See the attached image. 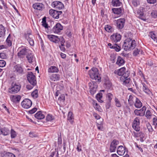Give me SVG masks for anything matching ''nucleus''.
<instances>
[{"instance_id": "obj_1", "label": "nucleus", "mask_w": 157, "mask_h": 157, "mask_svg": "<svg viewBox=\"0 0 157 157\" xmlns=\"http://www.w3.org/2000/svg\"><path fill=\"white\" fill-rule=\"evenodd\" d=\"M136 42L130 38L126 39L122 46L123 48L126 51H130L134 49L136 45Z\"/></svg>"}, {"instance_id": "obj_2", "label": "nucleus", "mask_w": 157, "mask_h": 157, "mask_svg": "<svg viewBox=\"0 0 157 157\" xmlns=\"http://www.w3.org/2000/svg\"><path fill=\"white\" fill-rule=\"evenodd\" d=\"M89 74L90 78L92 79L97 80L98 82H100L101 78L98 72V69L96 67H92L89 71Z\"/></svg>"}, {"instance_id": "obj_3", "label": "nucleus", "mask_w": 157, "mask_h": 157, "mask_svg": "<svg viewBox=\"0 0 157 157\" xmlns=\"http://www.w3.org/2000/svg\"><path fill=\"white\" fill-rule=\"evenodd\" d=\"M21 86L19 84L13 82L11 87L8 89V92L11 94L17 93L20 90Z\"/></svg>"}, {"instance_id": "obj_4", "label": "nucleus", "mask_w": 157, "mask_h": 157, "mask_svg": "<svg viewBox=\"0 0 157 157\" xmlns=\"http://www.w3.org/2000/svg\"><path fill=\"white\" fill-rule=\"evenodd\" d=\"M88 86L90 92L92 95L95 94L97 91L98 85L96 82L92 81L89 83Z\"/></svg>"}, {"instance_id": "obj_5", "label": "nucleus", "mask_w": 157, "mask_h": 157, "mask_svg": "<svg viewBox=\"0 0 157 157\" xmlns=\"http://www.w3.org/2000/svg\"><path fill=\"white\" fill-rule=\"evenodd\" d=\"M27 78L28 81L33 85H36V76L32 72H29L27 75Z\"/></svg>"}, {"instance_id": "obj_6", "label": "nucleus", "mask_w": 157, "mask_h": 157, "mask_svg": "<svg viewBox=\"0 0 157 157\" xmlns=\"http://www.w3.org/2000/svg\"><path fill=\"white\" fill-rule=\"evenodd\" d=\"M25 39L27 40L31 46L34 45V40L33 38V36L32 34V32L31 31L27 32V33H25Z\"/></svg>"}, {"instance_id": "obj_7", "label": "nucleus", "mask_w": 157, "mask_h": 157, "mask_svg": "<svg viewBox=\"0 0 157 157\" xmlns=\"http://www.w3.org/2000/svg\"><path fill=\"white\" fill-rule=\"evenodd\" d=\"M19 51L18 53V56L21 58L23 56L26 54L27 55L29 52H30V51L28 48L25 47L19 48Z\"/></svg>"}, {"instance_id": "obj_8", "label": "nucleus", "mask_w": 157, "mask_h": 157, "mask_svg": "<svg viewBox=\"0 0 157 157\" xmlns=\"http://www.w3.org/2000/svg\"><path fill=\"white\" fill-rule=\"evenodd\" d=\"M62 12L61 11H58L53 9H51L49 11V14L53 17L55 19H58L59 17V16L61 15Z\"/></svg>"}, {"instance_id": "obj_9", "label": "nucleus", "mask_w": 157, "mask_h": 157, "mask_svg": "<svg viewBox=\"0 0 157 157\" xmlns=\"http://www.w3.org/2000/svg\"><path fill=\"white\" fill-rule=\"evenodd\" d=\"M32 104L31 100L29 99H25L21 102V105L23 108L27 109L31 106Z\"/></svg>"}, {"instance_id": "obj_10", "label": "nucleus", "mask_w": 157, "mask_h": 157, "mask_svg": "<svg viewBox=\"0 0 157 157\" xmlns=\"http://www.w3.org/2000/svg\"><path fill=\"white\" fill-rule=\"evenodd\" d=\"M132 127L136 131L140 130V118L138 117L135 118L133 121Z\"/></svg>"}, {"instance_id": "obj_11", "label": "nucleus", "mask_w": 157, "mask_h": 157, "mask_svg": "<svg viewBox=\"0 0 157 157\" xmlns=\"http://www.w3.org/2000/svg\"><path fill=\"white\" fill-rule=\"evenodd\" d=\"M119 144V142L118 140H113L110 144L109 151L110 152H115L117 145Z\"/></svg>"}, {"instance_id": "obj_12", "label": "nucleus", "mask_w": 157, "mask_h": 157, "mask_svg": "<svg viewBox=\"0 0 157 157\" xmlns=\"http://www.w3.org/2000/svg\"><path fill=\"white\" fill-rule=\"evenodd\" d=\"M13 71L17 75H22L24 74V71L22 67L19 65L15 66L13 69Z\"/></svg>"}, {"instance_id": "obj_13", "label": "nucleus", "mask_w": 157, "mask_h": 157, "mask_svg": "<svg viewBox=\"0 0 157 157\" xmlns=\"http://www.w3.org/2000/svg\"><path fill=\"white\" fill-rule=\"evenodd\" d=\"M129 75V73H127V74H125L124 76H121L120 78V80L121 81L123 82V84L126 86H128L130 81V79L128 78Z\"/></svg>"}, {"instance_id": "obj_14", "label": "nucleus", "mask_w": 157, "mask_h": 157, "mask_svg": "<svg viewBox=\"0 0 157 157\" xmlns=\"http://www.w3.org/2000/svg\"><path fill=\"white\" fill-rule=\"evenodd\" d=\"M146 109V107L144 106L140 109H136L134 111V113L137 116H143L145 114V112Z\"/></svg>"}, {"instance_id": "obj_15", "label": "nucleus", "mask_w": 157, "mask_h": 157, "mask_svg": "<svg viewBox=\"0 0 157 157\" xmlns=\"http://www.w3.org/2000/svg\"><path fill=\"white\" fill-rule=\"evenodd\" d=\"M52 7L55 8L56 9L61 10L64 7V5L61 2L56 1L53 2L52 4Z\"/></svg>"}, {"instance_id": "obj_16", "label": "nucleus", "mask_w": 157, "mask_h": 157, "mask_svg": "<svg viewBox=\"0 0 157 157\" xmlns=\"http://www.w3.org/2000/svg\"><path fill=\"white\" fill-rule=\"evenodd\" d=\"M63 29V26L60 23H57L52 28L53 32L55 33H58L60 32Z\"/></svg>"}, {"instance_id": "obj_17", "label": "nucleus", "mask_w": 157, "mask_h": 157, "mask_svg": "<svg viewBox=\"0 0 157 157\" xmlns=\"http://www.w3.org/2000/svg\"><path fill=\"white\" fill-rule=\"evenodd\" d=\"M126 68L124 67H122L117 70H115L114 71L115 74H117L119 76H123L125 75V74L128 73L126 72Z\"/></svg>"}, {"instance_id": "obj_18", "label": "nucleus", "mask_w": 157, "mask_h": 157, "mask_svg": "<svg viewBox=\"0 0 157 157\" xmlns=\"http://www.w3.org/2000/svg\"><path fill=\"white\" fill-rule=\"evenodd\" d=\"M47 36L51 41L56 43H58L60 40V39L57 36L52 35H48Z\"/></svg>"}, {"instance_id": "obj_19", "label": "nucleus", "mask_w": 157, "mask_h": 157, "mask_svg": "<svg viewBox=\"0 0 157 157\" xmlns=\"http://www.w3.org/2000/svg\"><path fill=\"white\" fill-rule=\"evenodd\" d=\"M143 90L146 94L148 96L152 98L153 94L151 91L148 89L146 85L144 83H142Z\"/></svg>"}, {"instance_id": "obj_20", "label": "nucleus", "mask_w": 157, "mask_h": 157, "mask_svg": "<svg viewBox=\"0 0 157 157\" xmlns=\"http://www.w3.org/2000/svg\"><path fill=\"white\" fill-rule=\"evenodd\" d=\"M111 40L114 42L120 41L121 38V35L118 33L112 35L110 36Z\"/></svg>"}, {"instance_id": "obj_21", "label": "nucleus", "mask_w": 157, "mask_h": 157, "mask_svg": "<svg viewBox=\"0 0 157 157\" xmlns=\"http://www.w3.org/2000/svg\"><path fill=\"white\" fill-rule=\"evenodd\" d=\"M26 58L29 63H32L35 62V58L33 54L31 52H29L26 56Z\"/></svg>"}, {"instance_id": "obj_22", "label": "nucleus", "mask_w": 157, "mask_h": 157, "mask_svg": "<svg viewBox=\"0 0 157 157\" xmlns=\"http://www.w3.org/2000/svg\"><path fill=\"white\" fill-rule=\"evenodd\" d=\"M125 23V19L124 18L119 19L116 21L117 28L119 29H122L124 27Z\"/></svg>"}, {"instance_id": "obj_23", "label": "nucleus", "mask_w": 157, "mask_h": 157, "mask_svg": "<svg viewBox=\"0 0 157 157\" xmlns=\"http://www.w3.org/2000/svg\"><path fill=\"white\" fill-rule=\"evenodd\" d=\"M33 7L35 9L42 10L44 8V5L40 3H36L33 5Z\"/></svg>"}, {"instance_id": "obj_24", "label": "nucleus", "mask_w": 157, "mask_h": 157, "mask_svg": "<svg viewBox=\"0 0 157 157\" xmlns=\"http://www.w3.org/2000/svg\"><path fill=\"white\" fill-rule=\"evenodd\" d=\"M21 97L20 95H11L10 99L12 101L15 103H17L19 102Z\"/></svg>"}, {"instance_id": "obj_25", "label": "nucleus", "mask_w": 157, "mask_h": 157, "mask_svg": "<svg viewBox=\"0 0 157 157\" xmlns=\"http://www.w3.org/2000/svg\"><path fill=\"white\" fill-rule=\"evenodd\" d=\"M125 152V148L122 146H120L117 148V152L118 155H122Z\"/></svg>"}, {"instance_id": "obj_26", "label": "nucleus", "mask_w": 157, "mask_h": 157, "mask_svg": "<svg viewBox=\"0 0 157 157\" xmlns=\"http://www.w3.org/2000/svg\"><path fill=\"white\" fill-rule=\"evenodd\" d=\"M135 102L134 104L135 106L137 108L141 107L142 106V104L140 100L137 98H135Z\"/></svg>"}, {"instance_id": "obj_27", "label": "nucleus", "mask_w": 157, "mask_h": 157, "mask_svg": "<svg viewBox=\"0 0 157 157\" xmlns=\"http://www.w3.org/2000/svg\"><path fill=\"white\" fill-rule=\"evenodd\" d=\"M36 118L38 120H41L45 117V116L41 111H38L35 115Z\"/></svg>"}, {"instance_id": "obj_28", "label": "nucleus", "mask_w": 157, "mask_h": 157, "mask_svg": "<svg viewBox=\"0 0 157 157\" xmlns=\"http://www.w3.org/2000/svg\"><path fill=\"white\" fill-rule=\"evenodd\" d=\"M50 78L52 81H56L59 80L60 76L58 74H53L50 76Z\"/></svg>"}, {"instance_id": "obj_29", "label": "nucleus", "mask_w": 157, "mask_h": 157, "mask_svg": "<svg viewBox=\"0 0 157 157\" xmlns=\"http://www.w3.org/2000/svg\"><path fill=\"white\" fill-rule=\"evenodd\" d=\"M12 38L10 34H9L6 41V44L8 47H10L12 46Z\"/></svg>"}, {"instance_id": "obj_30", "label": "nucleus", "mask_w": 157, "mask_h": 157, "mask_svg": "<svg viewBox=\"0 0 157 157\" xmlns=\"http://www.w3.org/2000/svg\"><path fill=\"white\" fill-rule=\"evenodd\" d=\"M74 116L72 112H69L68 113L67 120L71 124H73L74 122Z\"/></svg>"}, {"instance_id": "obj_31", "label": "nucleus", "mask_w": 157, "mask_h": 157, "mask_svg": "<svg viewBox=\"0 0 157 157\" xmlns=\"http://www.w3.org/2000/svg\"><path fill=\"white\" fill-rule=\"evenodd\" d=\"M6 29L2 25H0V38L3 37L5 35Z\"/></svg>"}, {"instance_id": "obj_32", "label": "nucleus", "mask_w": 157, "mask_h": 157, "mask_svg": "<svg viewBox=\"0 0 157 157\" xmlns=\"http://www.w3.org/2000/svg\"><path fill=\"white\" fill-rule=\"evenodd\" d=\"M124 61L122 58L120 56H119L117 58V61L116 62V64L119 66L123 65L124 63Z\"/></svg>"}, {"instance_id": "obj_33", "label": "nucleus", "mask_w": 157, "mask_h": 157, "mask_svg": "<svg viewBox=\"0 0 157 157\" xmlns=\"http://www.w3.org/2000/svg\"><path fill=\"white\" fill-rule=\"evenodd\" d=\"M114 100L115 105L116 107H121L122 106V102L118 98L115 97Z\"/></svg>"}, {"instance_id": "obj_34", "label": "nucleus", "mask_w": 157, "mask_h": 157, "mask_svg": "<svg viewBox=\"0 0 157 157\" xmlns=\"http://www.w3.org/2000/svg\"><path fill=\"white\" fill-rule=\"evenodd\" d=\"M112 10L114 13L118 15L121 14L122 12V9L121 7L113 8L112 9Z\"/></svg>"}, {"instance_id": "obj_35", "label": "nucleus", "mask_w": 157, "mask_h": 157, "mask_svg": "<svg viewBox=\"0 0 157 157\" xmlns=\"http://www.w3.org/2000/svg\"><path fill=\"white\" fill-rule=\"evenodd\" d=\"M58 71V68L54 66H51L48 69V72L51 73L57 72Z\"/></svg>"}, {"instance_id": "obj_36", "label": "nucleus", "mask_w": 157, "mask_h": 157, "mask_svg": "<svg viewBox=\"0 0 157 157\" xmlns=\"http://www.w3.org/2000/svg\"><path fill=\"white\" fill-rule=\"evenodd\" d=\"M146 128L148 130L149 133L150 134H152V132L154 131V129L152 128L151 125L149 122H147L146 124Z\"/></svg>"}, {"instance_id": "obj_37", "label": "nucleus", "mask_w": 157, "mask_h": 157, "mask_svg": "<svg viewBox=\"0 0 157 157\" xmlns=\"http://www.w3.org/2000/svg\"><path fill=\"white\" fill-rule=\"evenodd\" d=\"M121 4V2L119 0H113L112 1V4L114 6H119Z\"/></svg>"}, {"instance_id": "obj_38", "label": "nucleus", "mask_w": 157, "mask_h": 157, "mask_svg": "<svg viewBox=\"0 0 157 157\" xmlns=\"http://www.w3.org/2000/svg\"><path fill=\"white\" fill-rule=\"evenodd\" d=\"M1 157H15V156L13 153L8 152L2 154Z\"/></svg>"}, {"instance_id": "obj_39", "label": "nucleus", "mask_w": 157, "mask_h": 157, "mask_svg": "<svg viewBox=\"0 0 157 157\" xmlns=\"http://www.w3.org/2000/svg\"><path fill=\"white\" fill-rule=\"evenodd\" d=\"M145 116L146 117L147 119H151L152 117H155V116L152 114L150 111L149 110H147L146 111Z\"/></svg>"}, {"instance_id": "obj_40", "label": "nucleus", "mask_w": 157, "mask_h": 157, "mask_svg": "<svg viewBox=\"0 0 157 157\" xmlns=\"http://www.w3.org/2000/svg\"><path fill=\"white\" fill-rule=\"evenodd\" d=\"M96 98L97 100L101 103H102L103 101L101 100L102 98V94L101 93L98 94L96 96Z\"/></svg>"}, {"instance_id": "obj_41", "label": "nucleus", "mask_w": 157, "mask_h": 157, "mask_svg": "<svg viewBox=\"0 0 157 157\" xmlns=\"http://www.w3.org/2000/svg\"><path fill=\"white\" fill-rule=\"evenodd\" d=\"M105 30L108 32L110 33L113 31V29L111 26L106 25L105 27Z\"/></svg>"}, {"instance_id": "obj_42", "label": "nucleus", "mask_w": 157, "mask_h": 157, "mask_svg": "<svg viewBox=\"0 0 157 157\" xmlns=\"http://www.w3.org/2000/svg\"><path fill=\"white\" fill-rule=\"evenodd\" d=\"M10 131L9 129L7 128H2V134L4 136L7 135L9 133Z\"/></svg>"}, {"instance_id": "obj_43", "label": "nucleus", "mask_w": 157, "mask_h": 157, "mask_svg": "<svg viewBox=\"0 0 157 157\" xmlns=\"http://www.w3.org/2000/svg\"><path fill=\"white\" fill-rule=\"evenodd\" d=\"M11 137V138H14L17 136L16 132L13 129H11L10 132Z\"/></svg>"}, {"instance_id": "obj_44", "label": "nucleus", "mask_w": 157, "mask_h": 157, "mask_svg": "<svg viewBox=\"0 0 157 157\" xmlns=\"http://www.w3.org/2000/svg\"><path fill=\"white\" fill-rule=\"evenodd\" d=\"M138 17L142 20L144 21L146 20V19L144 16V13L143 12H141L140 13L138 14Z\"/></svg>"}, {"instance_id": "obj_45", "label": "nucleus", "mask_w": 157, "mask_h": 157, "mask_svg": "<svg viewBox=\"0 0 157 157\" xmlns=\"http://www.w3.org/2000/svg\"><path fill=\"white\" fill-rule=\"evenodd\" d=\"M54 119V117L51 114H48L46 116V120L48 121H51Z\"/></svg>"}, {"instance_id": "obj_46", "label": "nucleus", "mask_w": 157, "mask_h": 157, "mask_svg": "<svg viewBox=\"0 0 157 157\" xmlns=\"http://www.w3.org/2000/svg\"><path fill=\"white\" fill-rule=\"evenodd\" d=\"M151 16L153 18L157 17V10H152L151 13Z\"/></svg>"}, {"instance_id": "obj_47", "label": "nucleus", "mask_w": 157, "mask_h": 157, "mask_svg": "<svg viewBox=\"0 0 157 157\" xmlns=\"http://www.w3.org/2000/svg\"><path fill=\"white\" fill-rule=\"evenodd\" d=\"M112 47H113V49H114L117 52L119 51L121 49V47L117 44L113 45Z\"/></svg>"}, {"instance_id": "obj_48", "label": "nucleus", "mask_w": 157, "mask_h": 157, "mask_svg": "<svg viewBox=\"0 0 157 157\" xmlns=\"http://www.w3.org/2000/svg\"><path fill=\"white\" fill-rule=\"evenodd\" d=\"M106 98L108 99L109 101L110 102L113 98V95L110 93H109L106 95Z\"/></svg>"}, {"instance_id": "obj_49", "label": "nucleus", "mask_w": 157, "mask_h": 157, "mask_svg": "<svg viewBox=\"0 0 157 157\" xmlns=\"http://www.w3.org/2000/svg\"><path fill=\"white\" fill-rule=\"evenodd\" d=\"M32 96L34 98H36L38 97V91L37 90H34L31 94Z\"/></svg>"}, {"instance_id": "obj_50", "label": "nucleus", "mask_w": 157, "mask_h": 157, "mask_svg": "<svg viewBox=\"0 0 157 157\" xmlns=\"http://www.w3.org/2000/svg\"><path fill=\"white\" fill-rule=\"evenodd\" d=\"M42 25L45 28H47L48 25V24L46 23V22L45 19H44V18H43V20L42 22Z\"/></svg>"}, {"instance_id": "obj_51", "label": "nucleus", "mask_w": 157, "mask_h": 157, "mask_svg": "<svg viewBox=\"0 0 157 157\" xmlns=\"http://www.w3.org/2000/svg\"><path fill=\"white\" fill-rule=\"evenodd\" d=\"M150 36L151 38L154 41H157V38L155 34L151 32L150 33Z\"/></svg>"}, {"instance_id": "obj_52", "label": "nucleus", "mask_w": 157, "mask_h": 157, "mask_svg": "<svg viewBox=\"0 0 157 157\" xmlns=\"http://www.w3.org/2000/svg\"><path fill=\"white\" fill-rule=\"evenodd\" d=\"M29 136L31 137H36L37 136V135L34 132H30L29 133Z\"/></svg>"}, {"instance_id": "obj_53", "label": "nucleus", "mask_w": 157, "mask_h": 157, "mask_svg": "<svg viewBox=\"0 0 157 157\" xmlns=\"http://www.w3.org/2000/svg\"><path fill=\"white\" fill-rule=\"evenodd\" d=\"M140 52V49H136L133 52V55L134 56H136Z\"/></svg>"}, {"instance_id": "obj_54", "label": "nucleus", "mask_w": 157, "mask_h": 157, "mask_svg": "<svg viewBox=\"0 0 157 157\" xmlns=\"http://www.w3.org/2000/svg\"><path fill=\"white\" fill-rule=\"evenodd\" d=\"M0 58L2 59H6L7 56L5 53L2 52L0 53Z\"/></svg>"}, {"instance_id": "obj_55", "label": "nucleus", "mask_w": 157, "mask_h": 157, "mask_svg": "<svg viewBox=\"0 0 157 157\" xmlns=\"http://www.w3.org/2000/svg\"><path fill=\"white\" fill-rule=\"evenodd\" d=\"M153 124L156 127H157V117L155 116L153 119Z\"/></svg>"}, {"instance_id": "obj_56", "label": "nucleus", "mask_w": 157, "mask_h": 157, "mask_svg": "<svg viewBox=\"0 0 157 157\" xmlns=\"http://www.w3.org/2000/svg\"><path fill=\"white\" fill-rule=\"evenodd\" d=\"M6 63L5 61L3 60H0V67H3L6 65Z\"/></svg>"}, {"instance_id": "obj_57", "label": "nucleus", "mask_w": 157, "mask_h": 157, "mask_svg": "<svg viewBox=\"0 0 157 157\" xmlns=\"http://www.w3.org/2000/svg\"><path fill=\"white\" fill-rule=\"evenodd\" d=\"M37 110V109L36 108H34L32 109L29 111L28 112L29 114H33Z\"/></svg>"}, {"instance_id": "obj_58", "label": "nucleus", "mask_w": 157, "mask_h": 157, "mask_svg": "<svg viewBox=\"0 0 157 157\" xmlns=\"http://www.w3.org/2000/svg\"><path fill=\"white\" fill-rule=\"evenodd\" d=\"M94 107L96 110L100 111L101 109L100 107L97 103H95L94 105Z\"/></svg>"}, {"instance_id": "obj_59", "label": "nucleus", "mask_w": 157, "mask_h": 157, "mask_svg": "<svg viewBox=\"0 0 157 157\" xmlns=\"http://www.w3.org/2000/svg\"><path fill=\"white\" fill-rule=\"evenodd\" d=\"M59 47L61 51L63 52H64L65 51V48L64 47V45L60 44V45L59 46Z\"/></svg>"}, {"instance_id": "obj_60", "label": "nucleus", "mask_w": 157, "mask_h": 157, "mask_svg": "<svg viewBox=\"0 0 157 157\" xmlns=\"http://www.w3.org/2000/svg\"><path fill=\"white\" fill-rule=\"evenodd\" d=\"M35 85H27L26 86V88L27 89L29 90H30L32 89L33 87Z\"/></svg>"}, {"instance_id": "obj_61", "label": "nucleus", "mask_w": 157, "mask_h": 157, "mask_svg": "<svg viewBox=\"0 0 157 157\" xmlns=\"http://www.w3.org/2000/svg\"><path fill=\"white\" fill-rule=\"evenodd\" d=\"M76 149L79 152L80 151L82 150V146L79 143H78V145L77 146Z\"/></svg>"}, {"instance_id": "obj_62", "label": "nucleus", "mask_w": 157, "mask_h": 157, "mask_svg": "<svg viewBox=\"0 0 157 157\" xmlns=\"http://www.w3.org/2000/svg\"><path fill=\"white\" fill-rule=\"evenodd\" d=\"M147 64L148 66H151L153 65V63L151 60H149L148 61Z\"/></svg>"}, {"instance_id": "obj_63", "label": "nucleus", "mask_w": 157, "mask_h": 157, "mask_svg": "<svg viewBox=\"0 0 157 157\" xmlns=\"http://www.w3.org/2000/svg\"><path fill=\"white\" fill-rule=\"evenodd\" d=\"M93 116L97 119H99L100 118V116L96 113H94Z\"/></svg>"}, {"instance_id": "obj_64", "label": "nucleus", "mask_w": 157, "mask_h": 157, "mask_svg": "<svg viewBox=\"0 0 157 157\" xmlns=\"http://www.w3.org/2000/svg\"><path fill=\"white\" fill-rule=\"evenodd\" d=\"M98 128L100 130H102L103 129V126L102 124H98L97 125Z\"/></svg>"}]
</instances>
